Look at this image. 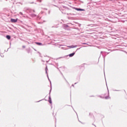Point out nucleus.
Masks as SVG:
<instances>
[{"mask_svg": "<svg viewBox=\"0 0 127 127\" xmlns=\"http://www.w3.org/2000/svg\"><path fill=\"white\" fill-rule=\"evenodd\" d=\"M75 55V53H72V54H70V55H69V57H70V58L74 56V55Z\"/></svg>", "mask_w": 127, "mask_h": 127, "instance_id": "obj_2", "label": "nucleus"}, {"mask_svg": "<svg viewBox=\"0 0 127 127\" xmlns=\"http://www.w3.org/2000/svg\"><path fill=\"white\" fill-rule=\"evenodd\" d=\"M17 20H18V19H11V22L13 23L17 22Z\"/></svg>", "mask_w": 127, "mask_h": 127, "instance_id": "obj_1", "label": "nucleus"}, {"mask_svg": "<svg viewBox=\"0 0 127 127\" xmlns=\"http://www.w3.org/2000/svg\"><path fill=\"white\" fill-rule=\"evenodd\" d=\"M6 38L8 40H10L11 38V37L10 36V35H6Z\"/></svg>", "mask_w": 127, "mask_h": 127, "instance_id": "obj_4", "label": "nucleus"}, {"mask_svg": "<svg viewBox=\"0 0 127 127\" xmlns=\"http://www.w3.org/2000/svg\"><path fill=\"white\" fill-rule=\"evenodd\" d=\"M49 102L50 103H52V100H51V97H49Z\"/></svg>", "mask_w": 127, "mask_h": 127, "instance_id": "obj_3", "label": "nucleus"}, {"mask_svg": "<svg viewBox=\"0 0 127 127\" xmlns=\"http://www.w3.org/2000/svg\"><path fill=\"white\" fill-rule=\"evenodd\" d=\"M77 11H83V9H80V8H76Z\"/></svg>", "mask_w": 127, "mask_h": 127, "instance_id": "obj_6", "label": "nucleus"}, {"mask_svg": "<svg viewBox=\"0 0 127 127\" xmlns=\"http://www.w3.org/2000/svg\"><path fill=\"white\" fill-rule=\"evenodd\" d=\"M22 47H23V48H25V46H23Z\"/></svg>", "mask_w": 127, "mask_h": 127, "instance_id": "obj_7", "label": "nucleus"}, {"mask_svg": "<svg viewBox=\"0 0 127 127\" xmlns=\"http://www.w3.org/2000/svg\"><path fill=\"white\" fill-rule=\"evenodd\" d=\"M21 13V14H22V13Z\"/></svg>", "mask_w": 127, "mask_h": 127, "instance_id": "obj_8", "label": "nucleus"}, {"mask_svg": "<svg viewBox=\"0 0 127 127\" xmlns=\"http://www.w3.org/2000/svg\"><path fill=\"white\" fill-rule=\"evenodd\" d=\"M35 44H36L37 45H42V44H41V43H38V42H36Z\"/></svg>", "mask_w": 127, "mask_h": 127, "instance_id": "obj_5", "label": "nucleus"}]
</instances>
